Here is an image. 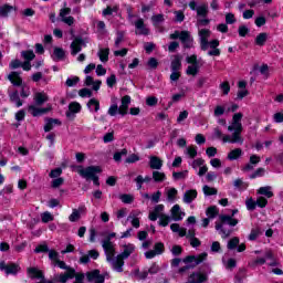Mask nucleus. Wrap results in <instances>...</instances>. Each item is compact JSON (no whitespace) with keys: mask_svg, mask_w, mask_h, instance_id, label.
<instances>
[{"mask_svg":"<svg viewBox=\"0 0 283 283\" xmlns=\"http://www.w3.org/2000/svg\"><path fill=\"white\" fill-rule=\"evenodd\" d=\"M238 211H239L238 209H233L231 216L229 214L219 216L220 222L217 221L214 223L216 231H220L222 235H224L226 238H229V235H231V231H227L224 229V224H229V227H238V223L240 222V220L233 218L238 213Z\"/></svg>","mask_w":283,"mask_h":283,"instance_id":"1","label":"nucleus"},{"mask_svg":"<svg viewBox=\"0 0 283 283\" xmlns=\"http://www.w3.org/2000/svg\"><path fill=\"white\" fill-rule=\"evenodd\" d=\"M209 254L207 252H202L198 255H187L186 258L182 259L185 266H181L178 269L177 273L179 275H185L187 271H190V269H196L199 264H202L207 260Z\"/></svg>","mask_w":283,"mask_h":283,"instance_id":"2","label":"nucleus"},{"mask_svg":"<svg viewBox=\"0 0 283 283\" xmlns=\"http://www.w3.org/2000/svg\"><path fill=\"white\" fill-rule=\"evenodd\" d=\"M77 174L81 178H85V180H92L95 187H101V180L97 174H103V168L101 166H87L83 168V166H78Z\"/></svg>","mask_w":283,"mask_h":283,"instance_id":"3","label":"nucleus"},{"mask_svg":"<svg viewBox=\"0 0 283 283\" xmlns=\"http://www.w3.org/2000/svg\"><path fill=\"white\" fill-rule=\"evenodd\" d=\"M169 39H171L172 41L179 39L185 50H191V48L193 46V38H191V33H189V31H175L172 34L169 35Z\"/></svg>","mask_w":283,"mask_h":283,"instance_id":"4","label":"nucleus"},{"mask_svg":"<svg viewBox=\"0 0 283 283\" xmlns=\"http://www.w3.org/2000/svg\"><path fill=\"white\" fill-rule=\"evenodd\" d=\"M0 271H4L6 275H19V273H21V265L14 262H9L7 264L6 261H1Z\"/></svg>","mask_w":283,"mask_h":283,"instance_id":"5","label":"nucleus"},{"mask_svg":"<svg viewBox=\"0 0 283 283\" xmlns=\"http://www.w3.org/2000/svg\"><path fill=\"white\" fill-rule=\"evenodd\" d=\"M86 280L87 282L105 283V274H101V270L95 269L86 272Z\"/></svg>","mask_w":283,"mask_h":283,"instance_id":"6","label":"nucleus"},{"mask_svg":"<svg viewBox=\"0 0 283 283\" xmlns=\"http://www.w3.org/2000/svg\"><path fill=\"white\" fill-rule=\"evenodd\" d=\"M102 247L106 255V262H114V258L116 256V249L114 248V243H102Z\"/></svg>","mask_w":283,"mask_h":283,"instance_id":"7","label":"nucleus"},{"mask_svg":"<svg viewBox=\"0 0 283 283\" xmlns=\"http://www.w3.org/2000/svg\"><path fill=\"white\" fill-rule=\"evenodd\" d=\"M10 14H17V7L9 3L0 6V17L2 19H8Z\"/></svg>","mask_w":283,"mask_h":283,"instance_id":"8","label":"nucleus"},{"mask_svg":"<svg viewBox=\"0 0 283 283\" xmlns=\"http://www.w3.org/2000/svg\"><path fill=\"white\" fill-rule=\"evenodd\" d=\"M7 78L13 87H21V85H23V77H21V73L17 71H12Z\"/></svg>","mask_w":283,"mask_h":283,"instance_id":"9","label":"nucleus"},{"mask_svg":"<svg viewBox=\"0 0 283 283\" xmlns=\"http://www.w3.org/2000/svg\"><path fill=\"white\" fill-rule=\"evenodd\" d=\"M83 43H85V41L81 36H77L73 40V42L71 43L72 56H76V54H78V52H81V50H83Z\"/></svg>","mask_w":283,"mask_h":283,"instance_id":"10","label":"nucleus"},{"mask_svg":"<svg viewBox=\"0 0 283 283\" xmlns=\"http://www.w3.org/2000/svg\"><path fill=\"white\" fill-rule=\"evenodd\" d=\"M28 109L34 118L39 116H44V114H49V112H52V107L39 108L34 105H30Z\"/></svg>","mask_w":283,"mask_h":283,"instance_id":"11","label":"nucleus"},{"mask_svg":"<svg viewBox=\"0 0 283 283\" xmlns=\"http://www.w3.org/2000/svg\"><path fill=\"white\" fill-rule=\"evenodd\" d=\"M135 28L136 34L143 35V36H149V29L145 25V20L143 18H139L137 21H135Z\"/></svg>","mask_w":283,"mask_h":283,"instance_id":"12","label":"nucleus"},{"mask_svg":"<svg viewBox=\"0 0 283 283\" xmlns=\"http://www.w3.org/2000/svg\"><path fill=\"white\" fill-rule=\"evenodd\" d=\"M242 113H235L232 117V125L228 126V132H233V129H242V118H243Z\"/></svg>","mask_w":283,"mask_h":283,"instance_id":"13","label":"nucleus"},{"mask_svg":"<svg viewBox=\"0 0 283 283\" xmlns=\"http://www.w3.org/2000/svg\"><path fill=\"white\" fill-rule=\"evenodd\" d=\"M76 277V270L75 269H69L65 273H61L57 275V279L55 277V282L65 283L67 280H74Z\"/></svg>","mask_w":283,"mask_h":283,"instance_id":"14","label":"nucleus"},{"mask_svg":"<svg viewBox=\"0 0 283 283\" xmlns=\"http://www.w3.org/2000/svg\"><path fill=\"white\" fill-rule=\"evenodd\" d=\"M52 61L59 63V61H65V50L61 46H54L53 53L51 54Z\"/></svg>","mask_w":283,"mask_h":283,"instance_id":"15","label":"nucleus"},{"mask_svg":"<svg viewBox=\"0 0 283 283\" xmlns=\"http://www.w3.org/2000/svg\"><path fill=\"white\" fill-rule=\"evenodd\" d=\"M33 101L38 107H41V105H45L48 101H50V97L48 96V93L45 92H36L34 94Z\"/></svg>","mask_w":283,"mask_h":283,"instance_id":"16","label":"nucleus"},{"mask_svg":"<svg viewBox=\"0 0 283 283\" xmlns=\"http://www.w3.org/2000/svg\"><path fill=\"white\" fill-rule=\"evenodd\" d=\"M27 273L31 280H45L43 271L39 270L38 268H28Z\"/></svg>","mask_w":283,"mask_h":283,"instance_id":"17","label":"nucleus"},{"mask_svg":"<svg viewBox=\"0 0 283 283\" xmlns=\"http://www.w3.org/2000/svg\"><path fill=\"white\" fill-rule=\"evenodd\" d=\"M111 262L114 271H116L117 273H123V266H125V259L123 256L117 254L116 258L113 259V261Z\"/></svg>","mask_w":283,"mask_h":283,"instance_id":"18","label":"nucleus"},{"mask_svg":"<svg viewBox=\"0 0 283 283\" xmlns=\"http://www.w3.org/2000/svg\"><path fill=\"white\" fill-rule=\"evenodd\" d=\"M196 198H198V190L196 189L187 190L184 195V202L186 205H191V202H193Z\"/></svg>","mask_w":283,"mask_h":283,"instance_id":"19","label":"nucleus"},{"mask_svg":"<svg viewBox=\"0 0 283 283\" xmlns=\"http://www.w3.org/2000/svg\"><path fill=\"white\" fill-rule=\"evenodd\" d=\"M45 120L46 123L44 125V132L46 134L54 129V125H62V123L57 118L48 117Z\"/></svg>","mask_w":283,"mask_h":283,"instance_id":"20","label":"nucleus"},{"mask_svg":"<svg viewBox=\"0 0 283 283\" xmlns=\"http://www.w3.org/2000/svg\"><path fill=\"white\" fill-rule=\"evenodd\" d=\"M134 251H136V247L132 243L128 244H124V251L122 253H119L118 255L120 258H123L124 260H127L129 258V255H132V253H134Z\"/></svg>","mask_w":283,"mask_h":283,"instance_id":"21","label":"nucleus"},{"mask_svg":"<svg viewBox=\"0 0 283 283\" xmlns=\"http://www.w3.org/2000/svg\"><path fill=\"white\" fill-rule=\"evenodd\" d=\"M197 19H207V17H209V6H207L206 3L197 7Z\"/></svg>","mask_w":283,"mask_h":283,"instance_id":"22","label":"nucleus"},{"mask_svg":"<svg viewBox=\"0 0 283 283\" xmlns=\"http://www.w3.org/2000/svg\"><path fill=\"white\" fill-rule=\"evenodd\" d=\"M266 41H269V33L262 32L256 35L254 43L259 48H264V45H266Z\"/></svg>","mask_w":283,"mask_h":283,"instance_id":"23","label":"nucleus"},{"mask_svg":"<svg viewBox=\"0 0 283 283\" xmlns=\"http://www.w3.org/2000/svg\"><path fill=\"white\" fill-rule=\"evenodd\" d=\"M83 211H85V206H81L78 209H73V212L69 217L70 222H77V220H81V213H83Z\"/></svg>","mask_w":283,"mask_h":283,"instance_id":"24","label":"nucleus"},{"mask_svg":"<svg viewBox=\"0 0 283 283\" xmlns=\"http://www.w3.org/2000/svg\"><path fill=\"white\" fill-rule=\"evenodd\" d=\"M182 69V57L180 55H175V59L170 63L171 72H179Z\"/></svg>","mask_w":283,"mask_h":283,"instance_id":"25","label":"nucleus"},{"mask_svg":"<svg viewBox=\"0 0 283 283\" xmlns=\"http://www.w3.org/2000/svg\"><path fill=\"white\" fill-rule=\"evenodd\" d=\"M9 99L11 103H15V107H23V101H21L18 90L9 94Z\"/></svg>","mask_w":283,"mask_h":283,"instance_id":"26","label":"nucleus"},{"mask_svg":"<svg viewBox=\"0 0 283 283\" xmlns=\"http://www.w3.org/2000/svg\"><path fill=\"white\" fill-rule=\"evenodd\" d=\"M170 213H171L172 220H175V222H180V220H182V211H180V205H175L171 208Z\"/></svg>","mask_w":283,"mask_h":283,"instance_id":"27","label":"nucleus"},{"mask_svg":"<svg viewBox=\"0 0 283 283\" xmlns=\"http://www.w3.org/2000/svg\"><path fill=\"white\" fill-rule=\"evenodd\" d=\"M149 167L150 169H163V159H160V157L150 156Z\"/></svg>","mask_w":283,"mask_h":283,"instance_id":"28","label":"nucleus"},{"mask_svg":"<svg viewBox=\"0 0 283 283\" xmlns=\"http://www.w3.org/2000/svg\"><path fill=\"white\" fill-rule=\"evenodd\" d=\"M220 214V209H218V206H210L206 210V216L210 218V220H213V218H218Z\"/></svg>","mask_w":283,"mask_h":283,"instance_id":"29","label":"nucleus"},{"mask_svg":"<svg viewBox=\"0 0 283 283\" xmlns=\"http://www.w3.org/2000/svg\"><path fill=\"white\" fill-rule=\"evenodd\" d=\"M259 196H265V198H273V191H271V186L261 187L256 190Z\"/></svg>","mask_w":283,"mask_h":283,"instance_id":"30","label":"nucleus"},{"mask_svg":"<svg viewBox=\"0 0 283 283\" xmlns=\"http://www.w3.org/2000/svg\"><path fill=\"white\" fill-rule=\"evenodd\" d=\"M151 22L154 28H160V23H165V15L163 13H158L151 17Z\"/></svg>","mask_w":283,"mask_h":283,"instance_id":"31","label":"nucleus"},{"mask_svg":"<svg viewBox=\"0 0 283 283\" xmlns=\"http://www.w3.org/2000/svg\"><path fill=\"white\" fill-rule=\"evenodd\" d=\"M98 59L102 61V63H107L109 61V49H99L98 51Z\"/></svg>","mask_w":283,"mask_h":283,"instance_id":"32","label":"nucleus"},{"mask_svg":"<svg viewBox=\"0 0 283 283\" xmlns=\"http://www.w3.org/2000/svg\"><path fill=\"white\" fill-rule=\"evenodd\" d=\"M199 72H200V64H191L186 70V74L188 76H197Z\"/></svg>","mask_w":283,"mask_h":283,"instance_id":"33","label":"nucleus"},{"mask_svg":"<svg viewBox=\"0 0 283 283\" xmlns=\"http://www.w3.org/2000/svg\"><path fill=\"white\" fill-rule=\"evenodd\" d=\"M233 132L231 144L242 143V128H234Z\"/></svg>","mask_w":283,"mask_h":283,"instance_id":"34","label":"nucleus"},{"mask_svg":"<svg viewBox=\"0 0 283 283\" xmlns=\"http://www.w3.org/2000/svg\"><path fill=\"white\" fill-rule=\"evenodd\" d=\"M132 216H133V220L130 221L132 227H134V229H140V219H138V216H140V211H133Z\"/></svg>","mask_w":283,"mask_h":283,"instance_id":"35","label":"nucleus"},{"mask_svg":"<svg viewBox=\"0 0 283 283\" xmlns=\"http://www.w3.org/2000/svg\"><path fill=\"white\" fill-rule=\"evenodd\" d=\"M242 156V148H234L228 154V160H238Z\"/></svg>","mask_w":283,"mask_h":283,"instance_id":"36","label":"nucleus"},{"mask_svg":"<svg viewBox=\"0 0 283 283\" xmlns=\"http://www.w3.org/2000/svg\"><path fill=\"white\" fill-rule=\"evenodd\" d=\"M153 180H155V182H165V180H167V175H165V172L155 170L153 171Z\"/></svg>","mask_w":283,"mask_h":283,"instance_id":"37","label":"nucleus"},{"mask_svg":"<svg viewBox=\"0 0 283 283\" xmlns=\"http://www.w3.org/2000/svg\"><path fill=\"white\" fill-rule=\"evenodd\" d=\"M169 222H171V217H169L166 213H161L159 216V221H158L159 227H169Z\"/></svg>","mask_w":283,"mask_h":283,"instance_id":"38","label":"nucleus"},{"mask_svg":"<svg viewBox=\"0 0 283 283\" xmlns=\"http://www.w3.org/2000/svg\"><path fill=\"white\" fill-rule=\"evenodd\" d=\"M239 244H240V238L233 237L232 239H230L228 241L227 248L229 249V251H233V250L238 249Z\"/></svg>","mask_w":283,"mask_h":283,"instance_id":"39","label":"nucleus"},{"mask_svg":"<svg viewBox=\"0 0 283 283\" xmlns=\"http://www.w3.org/2000/svg\"><path fill=\"white\" fill-rule=\"evenodd\" d=\"M21 56L24 59V61H29V62L34 61V59H36V55L32 50L22 51Z\"/></svg>","mask_w":283,"mask_h":283,"instance_id":"40","label":"nucleus"},{"mask_svg":"<svg viewBox=\"0 0 283 283\" xmlns=\"http://www.w3.org/2000/svg\"><path fill=\"white\" fill-rule=\"evenodd\" d=\"M119 200H122L124 205H132V202H134V196L130 193H122L119 195Z\"/></svg>","mask_w":283,"mask_h":283,"instance_id":"41","label":"nucleus"},{"mask_svg":"<svg viewBox=\"0 0 283 283\" xmlns=\"http://www.w3.org/2000/svg\"><path fill=\"white\" fill-rule=\"evenodd\" d=\"M114 12H118V6L115 7H109L107 6L103 11L102 14L103 17H112L114 14Z\"/></svg>","mask_w":283,"mask_h":283,"instance_id":"42","label":"nucleus"},{"mask_svg":"<svg viewBox=\"0 0 283 283\" xmlns=\"http://www.w3.org/2000/svg\"><path fill=\"white\" fill-rule=\"evenodd\" d=\"M20 87H21V91H20L21 98H28L31 94L30 86H28V84L23 83L22 85H20Z\"/></svg>","mask_w":283,"mask_h":283,"instance_id":"43","label":"nucleus"},{"mask_svg":"<svg viewBox=\"0 0 283 283\" xmlns=\"http://www.w3.org/2000/svg\"><path fill=\"white\" fill-rule=\"evenodd\" d=\"M245 275H247V270L240 269L239 272L234 276V283H242V282H244Z\"/></svg>","mask_w":283,"mask_h":283,"instance_id":"44","label":"nucleus"},{"mask_svg":"<svg viewBox=\"0 0 283 283\" xmlns=\"http://www.w3.org/2000/svg\"><path fill=\"white\" fill-rule=\"evenodd\" d=\"M87 107H88V109H92V107H94L95 112H98L101 109V102H98V99H96V98H91L87 102Z\"/></svg>","mask_w":283,"mask_h":283,"instance_id":"45","label":"nucleus"},{"mask_svg":"<svg viewBox=\"0 0 283 283\" xmlns=\"http://www.w3.org/2000/svg\"><path fill=\"white\" fill-rule=\"evenodd\" d=\"M157 255H163L165 253V243L163 242H157L154 245L153 250Z\"/></svg>","mask_w":283,"mask_h":283,"instance_id":"46","label":"nucleus"},{"mask_svg":"<svg viewBox=\"0 0 283 283\" xmlns=\"http://www.w3.org/2000/svg\"><path fill=\"white\" fill-rule=\"evenodd\" d=\"M123 156H127V148H124L120 151H116L113 155V159L115 160V163H120V160H123Z\"/></svg>","mask_w":283,"mask_h":283,"instance_id":"47","label":"nucleus"},{"mask_svg":"<svg viewBox=\"0 0 283 283\" xmlns=\"http://www.w3.org/2000/svg\"><path fill=\"white\" fill-rule=\"evenodd\" d=\"M123 41H125V31H117L115 39V48H119Z\"/></svg>","mask_w":283,"mask_h":283,"instance_id":"48","label":"nucleus"},{"mask_svg":"<svg viewBox=\"0 0 283 283\" xmlns=\"http://www.w3.org/2000/svg\"><path fill=\"white\" fill-rule=\"evenodd\" d=\"M203 193L205 196H218V189L206 185L203 186Z\"/></svg>","mask_w":283,"mask_h":283,"instance_id":"49","label":"nucleus"},{"mask_svg":"<svg viewBox=\"0 0 283 283\" xmlns=\"http://www.w3.org/2000/svg\"><path fill=\"white\" fill-rule=\"evenodd\" d=\"M69 109H70V112L78 114L81 112V109H82V106H81V104L78 102H71L69 104Z\"/></svg>","mask_w":283,"mask_h":283,"instance_id":"50","label":"nucleus"},{"mask_svg":"<svg viewBox=\"0 0 283 283\" xmlns=\"http://www.w3.org/2000/svg\"><path fill=\"white\" fill-rule=\"evenodd\" d=\"M187 174H189L188 170H184V171H174L172 172V178L174 180H185V178H187Z\"/></svg>","mask_w":283,"mask_h":283,"instance_id":"51","label":"nucleus"},{"mask_svg":"<svg viewBox=\"0 0 283 283\" xmlns=\"http://www.w3.org/2000/svg\"><path fill=\"white\" fill-rule=\"evenodd\" d=\"M81 81L80 76L69 77L65 82L66 87H74V85L78 84Z\"/></svg>","mask_w":283,"mask_h":283,"instance_id":"52","label":"nucleus"},{"mask_svg":"<svg viewBox=\"0 0 283 283\" xmlns=\"http://www.w3.org/2000/svg\"><path fill=\"white\" fill-rule=\"evenodd\" d=\"M245 206L248 211H255V208L258 207V201L253 200V198H250L245 201Z\"/></svg>","mask_w":283,"mask_h":283,"instance_id":"53","label":"nucleus"},{"mask_svg":"<svg viewBox=\"0 0 283 283\" xmlns=\"http://www.w3.org/2000/svg\"><path fill=\"white\" fill-rule=\"evenodd\" d=\"M266 205H269V199H266L265 197H258L256 198V206L260 209H264L266 207Z\"/></svg>","mask_w":283,"mask_h":283,"instance_id":"54","label":"nucleus"},{"mask_svg":"<svg viewBox=\"0 0 283 283\" xmlns=\"http://www.w3.org/2000/svg\"><path fill=\"white\" fill-rule=\"evenodd\" d=\"M78 96H81V98H92V90L90 88H82L78 91Z\"/></svg>","mask_w":283,"mask_h":283,"instance_id":"55","label":"nucleus"},{"mask_svg":"<svg viewBox=\"0 0 283 283\" xmlns=\"http://www.w3.org/2000/svg\"><path fill=\"white\" fill-rule=\"evenodd\" d=\"M41 220L44 224H48V222H52L54 220V217L49 211L41 214Z\"/></svg>","mask_w":283,"mask_h":283,"instance_id":"56","label":"nucleus"},{"mask_svg":"<svg viewBox=\"0 0 283 283\" xmlns=\"http://www.w3.org/2000/svg\"><path fill=\"white\" fill-rule=\"evenodd\" d=\"M144 50L146 54H151L156 50V44L154 42H146L144 44Z\"/></svg>","mask_w":283,"mask_h":283,"instance_id":"57","label":"nucleus"},{"mask_svg":"<svg viewBox=\"0 0 283 283\" xmlns=\"http://www.w3.org/2000/svg\"><path fill=\"white\" fill-rule=\"evenodd\" d=\"M50 251V247H48V244H39L35 249H34V253H49Z\"/></svg>","mask_w":283,"mask_h":283,"instance_id":"58","label":"nucleus"},{"mask_svg":"<svg viewBox=\"0 0 283 283\" xmlns=\"http://www.w3.org/2000/svg\"><path fill=\"white\" fill-rule=\"evenodd\" d=\"M260 237V230L259 228H253L249 234V240L251 242L258 240V238Z\"/></svg>","mask_w":283,"mask_h":283,"instance_id":"59","label":"nucleus"},{"mask_svg":"<svg viewBox=\"0 0 283 283\" xmlns=\"http://www.w3.org/2000/svg\"><path fill=\"white\" fill-rule=\"evenodd\" d=\"M138 160H140V156L137 154H132L126 158L125 163L128 165H134V163H138Z\"/></svg>","mask_w":283,"mask_h":283,"instance_id":"60","label":"nucleus"},{"mask_svg":"<svg viewBox=\"0 0 283 283\" xmlns=\"http://www.w3.org/2000/svg\"><path fill=\"white\" fill-rule=\"evenodd\" d=\"M147 65H148L149 70H158V59L149 57Z\"/></svg>","mask_w":283,"mask_h":283,"instance_id":"61","label":"nucleus"},{"mask_svg":"<svg viewBox=\"0 0 283 283\" xmlns=\"http://www.w3.org/2000/svg\"><path fill=\"white\" fill-rule=\"evenodd\" d=\"M187 154L189 158L193 159L196 156H198V147L196 146H190L187 148Z\"/></svg>","mask_w":283,"mask_h":283,"instance_id":"62","label":"nucleus"},{"mask_svg":"<svg viewBox=\"0 0 283 283\" xmlns=\"http://www.w3.org/2000/svg\"><path fill=\"white\" fill-rule=\"evenodd\" d=\"M233 187H235V189H247V187H249V184L243 182L242 179H235L233 182Z\"/></svg>","mask_w":283,"mask_h":283,"instance_id":"63","label":"nucleus"},{"mask_svg":"<svg viewBox=\"0 0 283 283\" xmlns=\"http://www.w3.org/2000/svg\"><path fill=\"white\" fill-rule=\"evenodd\" d=\"M21 63L22 62L19 59L11 60L9 63V70H19V67H21Z\"/></svg>","mask_w":283,"mask_h":283,"instance_id":"64","label":"nucleus"}]
</instances>
